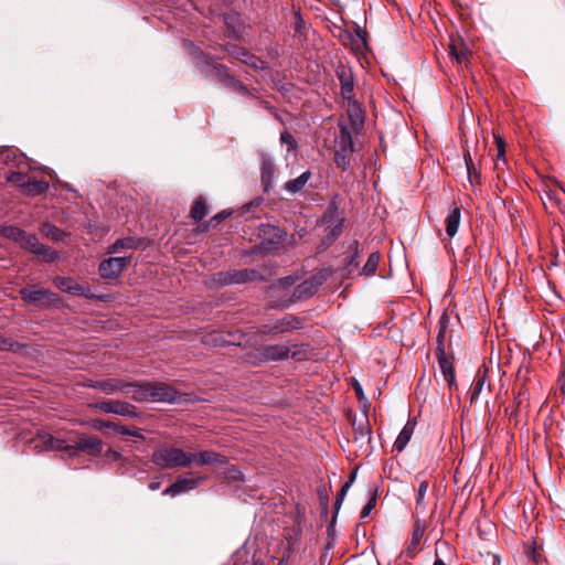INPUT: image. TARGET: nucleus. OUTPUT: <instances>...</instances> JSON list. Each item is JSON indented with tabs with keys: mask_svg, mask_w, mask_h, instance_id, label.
I'll use <instances>...</instances> for the list:
<instances>
[{
	"mask_svg": "<svg viewBox=\"0 0 565 565\" xmlns=\"http://www.w3.org/2000/svg\"><path fill=\"white\" fill-rule=\"evenodd\" d=\"M25 174L20 171H13L7 177V181L10 183H15L21 186L24 183Z\"/></svg>",
	"mask_w": 565,
	"mask_h": 565,
	"instance_id": "nucleus-53",
	"label": "nucleus"
},
{
	"mask_svg": "<svg viewBox=\"0 0 565 565\" xmlns=\"http://www.w3.org/2000/svg\"><path fill=\"white\" fill-rule=\"evenodd\" d=\"M436 356H437L439 371H440L444 380L447 382L449 388L451 390L452 386H456L454 365L446 352H441V350H439V354H436Z\"/></svg>",
	"mask_w": 565,
	"mask_h": 565,
	"instance_id": "nucleus-17",
	"label": "nucleus"
},
{
	"mask_svg": "<svg viewBox=\"0 0 565 565\" xmlns=\"http://www.w3.org/2000/svg\"><path fill=\"white\" fill-rule=\"evenodd\" d=\"M98 391L106 395L115 393L128 394L131 392V398L138 403H168L179 404L182 394L171 385L164 382H126L117 379L100 380L97 384Z\"/></svg>",
	"mask_w": 565,
	"mask_h": 565,
	"instance_id": "nucleus-1",
	"label": "nucleus"
},
{
	"mask_svg": "<svg viewBox=\"0 0 565 565\" xmlns=\"http://www.w3.org/2000/svg\"><path fill=\"white\" fill-rule=\"evenodd\" d=\"M323 281L324 277L322 275H315L305 279L302 282L295 287L292 299L295 301H299L312 297L315 294H317Z\"/></svg>",
	"mask_w": 565,
	"mask_h": 565,
	"instance_id": "nucleus-12",
	"label": "nucleus"
},
{
	"mask_svg": "<svg viewBox=\"0 0 565 565\" xmlns=\"http://www.w3.org/2000/svg\"><path fill=\"white\" fill-rule=\"evenodd\" d=\"M131 256L109 257L100 262L98 271L105 279L118 278L124 269L130 264Z\"/></svg>",
	"mask_w": 565,
	"mask_h": 565,
	"instance_id": "nucleus-9",
	"label": "nucleus"
},
{
	"mask_svg": "<svg viewBox=\"0 0 565 565\" xmlns=\"http://www.w3.org/2000/svg\"><path fill=\"white\" fill-rule=\"evenodd\" d=\"M349 489H350L349 484H343L341 490L337 494L335 500H334V504H333V507H334V515L332 516V521L335 520L337 514L339 513V511L341 509V505L343 503V500H344Z\"/></svg>",
	"mask_w": 565,
	"mask_h": 565,
	"instance_id": "nucleus-49",
	"label": "nucleus"
},
{
	"mask_svg": "<svg viewBox=\"0 0 565 565\" xmlns=\"http://www.w3.org/2000/svg\"><path fill=\"white\" fill-rule=\"evenodd\" d=\"M344 270L349 274L353 273L360 264V250H359V242L353 241L349 247L344 257Z\"/></svg>",
	"mask_w": 565,
	"mask_h": 565,
	"instance_id": "nucleus-24",
	"label": "nucleus"
},
{
	"mask_svg": "<svg viewBox=\"0 0 565 565\" xmlns=\"http://www.w3.org/2000/svg\"><path fill=\"white\" fill-rule=\"evenodd\" d=\"M356 36L362 41L363 44H366V32L362 30L359 25L355 30Z\"/></svg>",
	"mask_w": 565,
	"mask_h": 565,
	"instance_id": "nucleus-62",
	"label": "nucleus"
},
{
	"mask_svg": "<svg viewBox=\"0 0 565 565\" xmlns=\"http://www.w3.org/2000/svg\"><path fill=\"white\" fill-rule=\"evenodd\" d=\"M21 156L17 154L9 147H0V162L7 166H15L18 161H21Z\"/></svg>",
	"mask_w": 565,
	"mask_h": 565,
	"instance_id": "nucleus-37",
	"label": "nucleus"
},
{
	"mask_svg": "<svg viewBox=\"0 0 565 565\" xmlns=\"http://www.w3.org/2000/svg\"><path fill=\"white\" fill-rule=\"evenodd\" d=\"M495 146H497V157L498 159H502L504 161V154H505V141L500 136H494Z\"/></svg>",
	"mask_w": 565,
	"mask_h": 565,
	"instance_id": "nucleus-54",
	"label": "nucleus"
},
{
	"mask_svg": "<svg viewBox=\"0 0 565 565\" xmlns=\"http://www.w3.org/2000/svg\"><path fill=\"white\" fill-rule=\"evenodd\" d=\"M380 262V254L374 252L370 254L366 263L364 264L361 274L364 276H372L375 274Z\"/></svg>",
	"mask_w": 565,
	"mask_h": 565,
	"instance_id": "nucleus-38",
	"label": "nucleus"
},
{
	"mask_svg": "<svg viewBox=\"0 0 565 565\" xmlns=\"http://www.w3.org/2000/svg\"><path fill=\"white\" fill-rule=\"evenodd\" d=\"M484 563L487 565H500L501 559H500L499 555H497V554L487 553Z\"/></svg>",
	"mask_w": 565,
	"mask_h": 565,
	"instance_id": "nucleus-57",
	"label": "nucleus"
},
{
	"mask_svg": "<svg viewBox=\"0 0 565 565\" xmlns=\"http://www.w3.org/2000/svg\"><path fill=\"white\" fill-rule=\"evenodd\" d=\"M45 445H46L47 449L65 451L68 455H70V449L68 448L72 447V444H66L65 440L60 439V438H54L52 436H50L47 438V440L45 441Z\"/></svg>",
	"mask_w": 565,
	"mask_h": 565,
	"instance_id": "nucleus-40",
	"label": "nucleus"
},
{
	"mask_svg": "<svg viewBox=\"0 0 565 565\" xmlns=\"http://www.w3.org/2000/svg\"><path fill=\"white\" fill-rule=\"evenodd\" d=\"M49 182L44 180H33L21 184L26 194L35 196L45 193L49 190Z\"/></svg>",
	"mask_w": 565,
	"mask_h": 565,
	"instance_id": "nucleus-29",
	"label": "nucleus"
},
{
	"mask_svg": "<svg viewBox=\"0 0 565 565\" xmlns=\"http://www.w3.org/2000/svg\"><path fill=\"white\" fill-rule=\"evenodd\" d=\"M258 276L255 269H233L217 271L213 276L215 284L220 286L246 284Z\"/></svg>",
	"mask_w": 565,
	"mask_h": 565,
	"instance_id": "nucleus-6",
	"label": "nucleus"
},
{
	"mask_svg": "<svg viewBox=\"0 0 565 565\" xmlns=\"http://www.w3.org/2000/svg\"><path fill=\"white\" fill-rule=\"evenodd\" d=\"M343 224L344 218L341 217L335 224H333V226H330V231L321 239V243L318 247L319 252H323L329 248L341 236L343 233Z\"/></svg>",
	"mask_w": 565,
	"mask_h": 565,
	"instance_id": "nucleus-23",
	"label": "nucleus"
},
{
	"mask_svg": "<svg viewBox=\"0 0 565 565\" xmlns=\"http://www.w3.org/2000/svg\"><path fill=\"white\" fill-rule=\"evenodd\" d=\"M195 65L205 74L206 77L215 79L222 86L227 84V78L232 75L228 73V67L223 64H217L213 58L204 53L201 49L194 47L192 52Z\"/></svg>",
	"mask_w": 565,
	"mask_h": 565,
	"instance_id": "nucleus-3",
	"label": "nucleus"
},
{
	"mask_svg": "<svg viewBox=\"0 0 565 565\" xmlns=\"http://www.w3.org/2000/svg\"><path fill=\"white\" fill-rule=\"evenodd\" d=\"M72 294L78 295V296H83V297H85L87 299H99V300H102L104 298L102 296H96L95 294H93L90 291L89 287L79 285L77 282H76L75 287H73Z\"/></svg>",
	"mask_w": 565,
	"mask_h": 565,
	"instance_id": "nucleus-45",
	"label": "nucleus"
},
{
	"mask_svg": "<svg viewBox=\"0 0 565 565\" xmlns=\"http://www.w3.org/2000/svg\"><path fill=\"white\" fill-rule=\"evenodd\" d=\"M275 162L269 153L262 154L260 180L265 192H269L274 185Z\"/></svg>",
	"mask_w": 565,
	"mask_h": 565,
	"instance_id": "nucleus-16",
	"label": "nucleus"
},
{
	"mask_svg": "<svg viewBox=\"0 0 565 565\" xmlns=\"http://www.w3.org/2000/svg\"><path fill=\"white\" fill-rule=\"evenodd\" d=\"M189 456L191 457V463L194 461L199 466L212 463L224 465L226 462L225 456L213 450H203L198 454H189Z\"/></svg>",
	"mask_w": 565,
	"mask_h": 565,
	"instance_id": "nucleus-18",
	"label": "nucleus"
},
{
	"mask_svg": "<svg viewBox=\"0 0 565 565\" xmlns=\"http://www.w3.org/2000/svg\"><path fill=\"white\" fill-rule=\"evenodd\" d=\"M225 88H230L237 94L246 96L248 98H256V95L253 94L247 86L236 76L232 75L231 78H227V84L224 85Z\"/></svg>",
	"mask_w": 565,
	"mask_h": 565,
	"instance_id": "nucleus-31",
	"label": "nucleus"
},
{
	"mask_svg": "<svg viewBox=\"0 0 565 565\" xmlns=\"http://www.w3.org/2000/svg\"><path fill=\"white\" fill-rule=\"evenodd\" d=\"M340 203H341V199H340L339 194H334L330 199V201L321 216V220H320L321 225H326V226L330 227V226H333V224H335L338 222V220L340 218V217H338Z\"/></svg>",
	"mask_w": 565,
	"mask_h": 565,
	"instance_id": "nucleus-19",
	"label": "nucleus"
},
{
	"mask_svg": "<svg viewBox=\"0 0 565 565\" xmlns=\"http://www.w3.org/2000/svg\"><path fill=\"white\" fill-rule=\"evenodd\" d=\"M206 213H207V207H206L205 200L202 196H200L194 201V203L191 207V211H190V215L195 222H199L204 218Z\"/></svg>",
	"mask_w": 565,
	"mask_h": 565,
	"instance_id": "nucleus-35",
	"label": "nucleus"
},
{
	"mask_svg": "<svg viewBox=\"0 0 565 565\" xmlns=\"http://www.w3.org/2000/svg\"><path fill=\"white\" fill-rule=\"evenodd\" d=\"M446 328H447V318L443 317L439 320V330H438L437 341H436V354H439V350H441V352H446L445 351Z\"/></svg>",
	"mask_w": 565,
	"mask_h": 565,
	"instance_id": "nucleus-41",
	"label": "nucleus"
},
{
	"mask_svg": "<svg viewBox=\"0 0 565 565\" xmlns=\"http://www.w3.org/2000/svg\"><path fill=\"white\" fill-rule=\"evenodd\" d=\"M0 350L21 353L25 350V345L13 340L11 337L0 334Z\"/></svg>",
	"mask_w": 565,
	"mask_h": 565,
	"instance_id": "nucleus-33",
	"label": "nucleus"
},
{
	"mask_svg": "<svg viewBox=\"0 0 565 565\" xmlns=\"http://www.w3.org/2000/svg\"><path fill=\"white\" fill-rule=\"evenodd\" d=\"M151 461L162 469H174L178 467H189L191 465V457L181 448L163 446L152 452Z\"/></svg>",
	"mask_w": 565,
	"mask_h": 565,
	"instance_id": "nucleus-2",
	"label": "nucleus"
},
{
	"mask_svg": "<svg viewBox=\"0 0 565 565\" xmlns=\"http://www.w3.org/2000/svg\"><path fill=\"white\" fill-rule=\"evenodd\" d=\"M98 383H100V380H96V381H94V380H89V381H87V382L84 384V386H85V387H88V388H95V390H98V386H97V384H98Z\"/></svg>",
	"mask_w": 565,
	"mask_h": 565,
	"instance_id": "nucleus-64",
	"label": "nucleus"
},
{
	"mask_svg": "<svg viewBox=\"0 0 565 565\" xmlns=\"http://www.w3.org/2000/svg\"><path fill=\"white\" fill-rule=\"evenodd\" d=\"M232 214L231 211H227V210H223L221 212H218L217 214H215L210 221L207 224H203L202 225V228L200 230L201 232L203 231H206L209 226H216L218 223H221L222 221H224L225 218H227L230 215Z\"/></svg>",
	"mask_w": 565,
	"mask_h": 565,
	"instance_id": "nucleus-47",
	"label": "nucleus"
},
{
	"mask_svg": "<svg viewBox=\"0 0 565 565\" xmlns=\"http://www.w3.org/2000/svg\"><path fill=\"white\" fill-rule=\"evenodd\" d=\"M280 141L281 143L288 145L289 150H295L297 148V141L289 131H282L280 134Z\"/></svg>",
	"mask_w": 565,
	"mask_h": 565,
	"instance_id": "nucleus-51",
	"label": "nucleus"
},
{
	"mask_svg": "<svg viewBox=\"0 0 565 565\" xmlns=\"http://www.w3.org/2000/svg\"><path fill=\"white\" fill-rule=\"evenodd\" d=\"M141 244L142 239L134 236L118 238L110 245L108 254L117 253L120 249L136 250L140 248Z\"/></svg>",
	"mask_w": 565,
	"mask_h": 565,
	"instance_id": "nucleus-25",
	"label": "nucleus"
},
{
	"mask_svg": "<svg viewBox=\"0 0 565 565\" xmlns=\"http://www.w3.org/2000/svg\"><path fill=\"white\" fill-rule=\"evenodd\" d=\"M337 77L340 82L341 95L348 103L354 97V75L350 67L339 65L335 70Z\"/></svg>",
	"mask_w": 565,
	"mask_h": 565,
	"instance_id": "nucleus-15",
	"label": "nucleus"
},
{
	"mask_svg": "<svg viewBox=\"0 0 565 565\" xmlns=\"http://www.w3.org/2000/svg\"><path fill=\"white\" fill-rule=\"evenodd\" d=\"M461 221V209L454 203L452 207L450 209L448 215L445 218L446 224V234L451 238L454 237L459 230Z\"/></svg>",
	"mask_w": 565,
	"mask_h": 565,
	"instance_id": "nucleus-21",
	"label": "nucleus"
},
{
	"mask_svg": "<svg viewBox=\"0 0 565 565\" xmlns=\"http://www.w3.org/2000/svg\"><path fill=\"white\" fill-rule=\"evenodd\" d=\"M19 294L23 301L40 309H49L61 305L60 296L47 288H38L30 285L21 288Z\"/></svg>",
	"mask_w": 565,
	"mask_h": 565,
	"instance_id": "nucleus-4",
	"label": "nucleus"
},
{
	"mask_svg": "<svg viewBox=\"0 0 565 565\" xmlns=\"http://www.w3.org/2000/svg\"><path fill=\"white\" fill-rule=\"evenodd\" d=\"M19 245L32 254L42 257L47 263L55 262L58 258V253L40 243L35 234L25 232Z\"/></svg>",
	"mask_w": 565,
	"mask_h": 565,
	"instance_id": "nucleus-7",
	"label": "nucleus"
},
{
	"mask_svg": "<svg viewBox=\"0 0 565 565\" xmlns=\"http://www.w3.org/2000/svg\"><path fill=\"white\" fill-rule=\"evenodd\" d=\"M266 110L277 120L279 121L280 124H284V120L279 114V111L277 110V108H275L274 106H266Z\"/></svg>",
	"mask_w": 565,
	"mask_h": 565,
	"instance_id": "nucleus-59",
	"label": "nucleus"
},
{
	"mask_svg": "<svg viewBox=\"0 0 565 565\" xmlns=\"http://www.w3.org/2000/svg\"><path fill=\"white\" fill-rule=\"evenodd\" d=\"M487 381V371L479 370L471 386L470 402L473 403L481 394Z\"/></svg>",
	"mask_w": 565,
	"mask_h": 565,
	"instance_id": "nucleus-32",
	"label": "nucleus"
},
{
	"mask_svg": "<svg viewBox=\"0 0 565 565\" xmlns=\"http://www.w3.org/2000/svg\"><path fill=\"white\" fill-rule=\"evenodd\" d=\"M334 162L339 169L348 171L351 168V153L334 151Z\"/></svg>",
	"mask_w": 565,
	"mask_h": 565,
	"instance_id": "nucleus-42",
	"label": "nucleus"
},
{
	"mask_svg": "<svg viewBox=\"0 0 565 565\" xmlns=\"http://www.w3.org/2000/svg\"><path fill=\"white\" fill-rule=\"evenodd\" d=\"M369 493H370V498H369V501L365 503V505L363 507V509L361 511V515H360L361 519L367 518L370 515V513L372 512V510L376 505L377 489L375 487H371L369 489Z\"/></svg>",
	"mask_w": 565,
	"mask_h": 565,
	"instance_id": "nucleus-39",
	"label": "nucleus"
},
{
	"mask_svg": "<svg viewBox=\"0 0 565 565\" xmlns=\"http://www.w3.org/2000/svg\"><path fill=\"white\" fill-rule=\"evenodd\" d=\"M225 50L231 56H234L242 63L253 67L256 71H262L265 68V62L243 46L237 44H227Z\"/></svg>",
	"mask_w": 565,
	"mask_h": 565,
	"instance_id": "nucleus-14",
	"label": "nucleus"
},
{
	"mask_svg": "<svg viewBox=\"0 0 565 565\" xmlns=\"http://www.w3.org/2000/svg\"><path fill=\"white\" fill-rule=\"evenodd\" d=\"M414 426L415 424L408 420L399 431L394 443V449H396L398 452L403 451L407 444L409 443L412 435L414 433Z\"/></svg>",
	"mask_w": 565,
	"mask_h": 565,
	"instance_id": "nucleus-27",
	"label": "nucleus"
},
{
	"mask_svg": "<svg viewBox=\"0 0 565 565\" xmlns=\"http://www.w3.org/2000/svg\"><path fill=\"white\" fill-rule=\"evenodd\" d=\"M349 105V118L351 121V125L354 129H359L364 124V116L363 111L359 105V103L352 98L351 103H348Z\"/></svg>",
	"mask_w": 565,
	"mask_h": 565,
	"instance_id": "nucleus-28",
	"label": "nucleus"
},
{
	"mask_svg": "<svg viewBox=\"0 0 565 565\" xmlns=\"http://www.w3.org/2000/svg\"><path fill=\"white\" fill-rule=\"evenodd\" d=\"M290 349L285 344H270L257 350L258 363L276 362L287 360Z\"/></svg>",
	"mask_w": 565,
	"mask_h": 565,
	"instance_id": "nucleus-13",
	"label": "nucleus"
},
{
	"mask_svg": "<svg viewBox=\"0 0 565 565\" xmlns=\"http://www.w3.org/2000/svg\"><path fill=\"white\" fill-rule=\"evenodd\" d=\"M113 430H115L116 433L124 435V436H131V437L143 439V435L141 433V429H139V428L130 429L124 425L114 423Z\"/></svg>",
	"mask_w": 565,
	"mask_h": 565,
	"instance_id": "nucleus-43",
	"label": "nucleus"
},
{
	"mask_svg": "<svg viewBox=\"0 0 565 565\" xmlns=\"http://www.w3.org/2000/svg\"><path fill=\"white\" fill-rule=\"evenodd\" d=\"M54 284L62 291L72 294L73 287H75L76 281L71 277H60L58 276L54 279Z\"/></svg>",
	"mask_w": 565,
	"mask_h": 565,
	"instance_id": "nucleus-44",
	"label": "nucleus"
},
{
	"mask_svg": "<svg viewBox=\"0 0 565 565\" xmlns=\"http://www.w3.org/2000/svg\"><path fill=\"white\" fill-rule=\"evenodd\" d=\"M161 486V480L159 478H156L154 480H152L150 483H149V489L151 491H156L160 488Z\"/></svg>",
	"mask_w": 565,
	"mask_h": 565,
	"instance_id": "nucleus-63",
	"label": "nucleus"
},
{
	"mask_svg": "<svg viewBox=\"0 0 565 565\" xmlns=\"http://www.w3.org/2000/svg\"><path fill=\"white\" fill-rule=\"evenodd\" d=\"M353 433H354V441L360 445V447H363L365 445H369L372 439V429L369 425V420L365 417L364 422H361L360 424L353 423Z\"/></svg>",
	"mask_w": 565,
	"mask_h": 565,
	"instance_id": "nucleus-22",
	"label": "nucleus"
},
{
	"mask_svg": "<svg viewBox=\"0 0 565 565\" xmlns=\"http://www.w3.org/2000/svg\"><path fill=\"white\" fill-rule=\"evenodd\" d=\"M335 151L342 153H353L354 152V142L352 138V134L347 126H342L340 128V132L335 138Z\"/></svg>",
	"mask_w": 565,
	"mask_h": 565,
	"instance_id": "nucleus-20",
	"label": "nucleus"
},
{
	"mask_svg": "<svg viewBox=\"0 0 565 565\" xmlns=\"http://www.w3.org/2000/svg\"><path fill=\"white\" fill-rule=\"evenodd\" d=\"M113 425L114 423L113 422H107V420H104V419H99V418H96V419H93L90 422V426L94 428V429H97V430H105V429H113Z\"/></svg>",
	"mask_w": 565,
	"mask_h": 565,
	"instance_id": "nucleus-52",
	"label": "nucleus"
},
{
	"mask_svg": "<svg viewBox=\"0 0 565 565\" xmlns=\"http://www.w3.org/2000/svg\"><path fill=\"white\" fill-rule=\"evenodd\" d=\"M310 178L311 172L309 170H306L296 179L287 181L284 185V189L289 194L295 195L303 189V186L307 184Z\"/></svg>",
	"mask_w": 565,
	"mask_h": 565,
	"instance_id": "nucleus-26",
	"label": "nucleus"
},
{
	"mask_svg": "<svg viewBox=\"0 0 565 565\" xmlns=\"http://www.w3.org/2000/svg\"><path fill=\"white\" fill-rule=\"evenodd\" d=\"M468 180L471 185L479 184L481 182V171L476 166L467 170Z\"/></svg>",
	"mask_w": 565,
	"mask_h": 565,
	"instance_id": "nucleus-50",
	"label": "nucleus"
},
{
	"mask_svg": "<svg viewBox=\"0 0 565 565\" xmlns=\"http://www.w3.org/2000/svg\"><path fill=\"white\" fill-rule=\"evenodd\" d=\"M302 319L299 317L292 315L286 316L273 324L265 326L260 333L264 335H277L294 330H299L302 328Z\"/></svg>",
	"mask_w": 565,
	"mask_h": 565,
	"instance_id": "nucleus-10",
	"label": "nucleus"
},
{
	"mask_svg": "<svg viewBox=\"0 0 565 565\" xmlns=\"http://www.w3.org/2000/svg\"><path fill=\"white\" fill-rule=\"evenodd\" d=\"M70 456H76L78 452H86L89 456H98L103 450V440L97 436H87L79 434L72 444Z\"/></svg>",
	"mask_w": 565,
	"mask_h": 565,
	"instance_id": "nucleus-8",
	"label": "nucleus"
},
{
	"mask_svg": "<svg viewBox=\"0 0 565 565\" xmlns=\"http://www.w3.org/2000/svg\"><path fill=\"white\" fill-rule=\"evenodd\" d=\"M463 160H465V164H466L467 170H468L469 168H472V167H475V166H476V164H475V162H473V160H472V158H471V154H470L468 151H467V152H465V154H463Z\"/></svg>",
	"mask_w": 565,
	"mask_h": 565,
	"instance_id": "nucleus-61",
	"label": "nucleus"
},
{
	"mask_svg": "<svg viewBox=\"0 0 565 565\" xmlns=\"http://www.w3.org/2000/svg\"><path fill=\"white\" fill-rule=\"evenodd\" d=\"M423 533L419 530H415L412 534V541L406 546V548L402 552V556H405L406 558H413L417 552V545L419 544V541L422 539Z\"/></svg>",
	"mask_w": 565,
	"mask_h": 565,
	"instance_id": "nucleus-36",
	"label": "nucleus"
},
{
	"mask_svg": "<svg viewBox=\"0 0 565 565\" xmlns=\"http://www.w3.org/2000/svg\"><path fill=\"white\" fill-rule=\"evenodd\" d=\"M89 408L99 411L104 414H114L128 418H138L137 407L128 402L109 399L89 404Z\"/></svg>",
	"mask_w": 565,
	"mask_h": 565,
	"instance_id": "nucleus-5",
	"label": "nucleus"
},
{
	"mask_svg": "<svg viewBox=\"0 0 565 565\" xmlns=\"http://www.w3.org/2000/svg\"><path fill=\"white\" fill-rule=\"evenodd\" d=\"M319 501L322 513L327 514L329 509V495L324 490H319Z\"/></svg>",
	"mask_w": 565,
	"mask_h": 565,
	"instance_id": "nucleus-55",
	"label": "nucleus"
},
{
	"mask_svg": "<svg viewBox=\"0 0 565 565\" xmlns=\"http://www.w3.org/2000/svg\"><path fill=\"white\" fill-rule=\"evenodd\" d=\"M428 481L427 480H420L419 481V486H418V489H417V495H416V507L417 508H425V502H424V498L426 495V492L428 490Z\"/></svg>",
	"mask_w": 565,
	"mask_h": 565,
	"instance_id": "nucleus-46",
	"label": "nucleus"
},
{
	"mask_svg": "<svg viewBox=\"0 0 565 565\" xmlns=\"http://www.w3.org/2000/svg\"><path fill=\"white\" fill-rule=\"evenodd\" d=\"M352 387L355 392V395H356V398L359 399V402H366V397L364 395L363 388L356 380L352 384Z\"/></svg>",
	"mask_w": 565,
	"mask_h": 565,
	"instance_id": "nucleus-56",
	"label": "nucleus"
},
{
	"mask_svg": "<svg viewBox=\"0 0 565 565\" xmlns=\"http://www.w3.org/2000/svg\"><path fill=\"white\" fill-rule=\"evenodd\" d=\"M105 456L114 461H118L122 458V455L113 448H108Z\"/></svg>",
	"mask_w": 565,
	"mask_h": 565,
	"instance_id": "nucleus-58",
	"label": "nucleus"
},
{
	"mask_svg": "<svg viewBox=\"0 0 565 565\" xmlns=\"http://www.w3.org/2000/svg\"><path fill=\"white\" fill-rule=\"evenodd\" d=\"M25 231L18 227V226H14V225H4L0 228V234L14 242V243H20L21 239L23 238V235H24Z\"/></svg>",
	"mask_w": 565,
	"mask_h": 565,
	"instance_id": "nucleus-34",
	"label": "nucleus"
},
{
	"mask_svg": "<svg viewBox=\"0 0 565 565\" xmlns=\"http://www.w3.org/2000/svg\"><path fill=\"white\" fill-rule=\"evenodd\" d=\"M305 25L303 19L299 12L296 13V25L295 29L297 32H301L302 26Z\"/></svg>",
	"mask_w": 565,
	"mask_h": 565,
	"instance_id": "nucleus-60",
	"label": "nucleus"
},
{
	"mask_svg": "<svg viewBox=\"0 0 565 565\" xmlns=\"http://www.w3.org/2000/svg\"><path fill=\"white\" fill-rule=\"evenodd\" d=\"M205 481V478L202 476L188 478L185 476H179L173 483L167 487L163 491V495L177 497L182 493L189 492L198 488L201 483Z\"/></svg>",
	"mask_w": 565,
	"mask_h": 565,
	"instance_id": "nucleus-11",
	"label": "nucleus"
},
{
	"mask_svg": "<svg viewBox=\"0 0 565 565\" xmlns=\"http://www.w3.org/2000/svg\"><path fill=\"white\" fill-rule=\"evenodd\" d=\"M41 233L56 242H64L67 234L56 225L46 222L41 226Z\"/></svg>",
	"mask_w": 565,
	"mask_h": 565,
	"instance_id": "nucleus-30",
	"label": "nucleus"
},
{
	"mask_svg": "<svg viewBox=\"0 0 565 565\" xmlns=\"http://www.w3.org/2000/svg\"><path fill=\"white\" fill-rule=\"evenodd\" d=\"M349 489H350L349 484H343L341 490L337 494L335 500H334V504H333V507H334V515L332 516V521L335 520L337 514L339 513V511L341 509V505L343 503V500H344Z\"/></svg>",
	"mask_w": 565,
	"mask_h": 565,
	"instance_id": "nucleus-48",
	"label": "nucleus"
}]
</instances>
